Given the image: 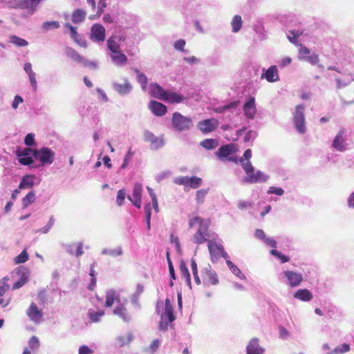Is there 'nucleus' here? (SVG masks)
Wrapping results in <instances>:
<instances>
[{"instance_id":"b1692460","label":"nucleus","mask_w":354,"mask_h":354,"mask_svg":"<svg viewBox=\"0 0 354 354\" xmlns=\"http://www.w3.org/2000/svg\"><path fill=\"white\" fill-rule=\"evenodd\" d=\"M294 297L302 301H310L313 299V294L308 289H299L295 292Z\"/></svg>"},{"instance_id":"dca6fc26","label":"nucleus","mask_w":354,"mask_h":354,"mask_svg":"<svg viewBox=\"0 0 354 354\" xmlns=\"http://www.w3.org/2000/svg\"><path fill=\"white\" fill-rule=\"evenodd\" d=\"M148 107L156 116H162L167 111V108L165 104L156 100H151Z\"/></svg>"},{"instance_id":"c9c22d12","label":"nucleus","mask_w":354,"mask_h":354,"mask_svg":"<svg viewBox=\"0 0 354 354\" xmlns=\"http://www.w3.org/2000/svg\"><path fill=\"white\" fill-rule=\"evenodd\" d=\"M289 33L290 35H287L288 40L292 44H297V38L303 34V30L301 29H293V30H289Z\"/></svg>"},{"instance_id":"f03ea898","label":"nucleus","mask_w":354,"mask_h":354,"mask_svg":"<svg viewBox=\"0 0 354 354\" xmlns=\"http://www.w3.org/2000/svg\"><path fill=\"white\" fill-rule=\"evenodd\" d=\"M4 6L9 8L28 9L32 15L41 0H1Z\"/></svg>"},{"instance_id":"bb28decb","label":"nucleus","mask_w":354,"mask_h":354,"mask_svg":"<svg viewBox=\"0 0 354 354\" xmlns=\"http://www.w3.org/2000/svg\"><path fill=\"white\" fill-rule=\"evenodd\" d=\"M163 100L170 103H180L185 100L183 95H179L175 92L167 91V94Z\"/></svg>"},{"instance_id":"f257e3e1","label":"nucleus","mask_w":354,"mask_h":354,"mask_svg":"<svg viewBox=\"0 0 354 354\" xmlns=\"http://www.w3.org/2000/svg\"><path fill=\"white\" fill-rule=\"evenodd\" d=\"M241 165L245 172L242 181L245 183L255 184L266 183L269 179V176L260 170H254V167L250 161L244 162L242 159L240 160Z\"/></svg>"},{"instance_id":"cd10ccee","label":"nucleus","mask_w":354,"mask_h":354,"mask_svg":"<svg viewBox=\"0 0 354 354\" xmlns=\"http://www.w3.org/2000/svg\"><path fill=\"white\" fill-rule=\"evenodd\" d=\"M86 12L82 9H76L72 13V21L75 24L82 23L86 18Z\"/></svg>"},{"instance_id":"aec40b11","label":"nucleus","mask_w":354,"mask_h":354,"mask_svg":"<svg viewBox=\"0 0 354 354\" xmlns=\"http://www.w3.org/2000/svg\"><path fill=\"white\" fill-rule=\"evenodd\" d=\"M161 319H166L169 322H173L176 319L174 315V308L171 304L170 299L168 298L165 299V310L161 315Z\"/></svg>"},{"instance_id":"5fc2aeb1","label":"nucleus","mask_w":354,"mask_h":354,"mask_svg":"<svg viewBox=\"0 0 354 354\" xmlns=\"http://www.w3.org/2000/svg\"><path fill=\"white\" fill-rule=\"evenodd\" d=\"M350 351V345L346 343L337 346L333 349V353L335 354H342Z\"/></svg>"},{"instance_id":"4be33fe9","label":"nucleus","mask_w":354,"mask_h":354,"mask_svg":"<svg viewBox=\"0 0 354 354\" xmlns=\"http://www.w3.org/2000/svg\"><path fill=\"white\" fill-rule=\"evenodd\" d=\"M118 306L113 310V314L118 315L124 322H129L131 316L129 315L127 308L120 301H118Z\"/></svg>"},{"instance_id":"6e6d98bb","label":"nucleus","mask_w":354,"mask_h":354,"mask_svg":"<svg viewBox=\"0 0 354 354\" xmlns=\"http://www.w3.org/2000/svg\"><path fill=\"white\" fill-rule=\"evenodd\" d=\"M137 81L141 84L142 90L145 91L148 82L147 77L144 73H138Z\"/></svg>"},{"instance_id":"58836bf2","label":"nucleus","mask_w":354,"mask_h":354,"mask_svg":"<svg viewBox=\"0 0 354 354\" xmlns=\"http://www.w3.org/2000/svg\"><path fill=\"white\" fill-rule=\"evenodd\" d=\"M201 145L205 149L211 150L215 149L218 145L216 140L213 138L205 139L201 142Z\"/></svg>"},{"instance_id":"a211bd4d","label":"nucleus","mask_w":354,"mask_h":354,"mask_svg":"<svg viewBox=\"0 0 354 354\" xmlns=\"http://www.w3.org/2000/svg\"><path fill=\"white\" fill-rule=\"evenodd\" d=\"M26 313L30 319L35 323H39L43 315L42 312L38 309L34 302L31 303Z\"/></svg>"},{"instance_id":"0eeeda50","label":"nucleus","mask_w":354,"mask_h":354,"mask_svg":"<svg viewBox=\"0 0 354 354\" xmlns=\"http://www.w3.org/2000/svg\"><path fill=\"white\" fill-rule=\"evenodd\" d=\"M35 149L28 147L17 152L19 162L22 165L30 166L35 159Z\"/></svg>"},{"instance_id":"c756f323","label":"nucleus","mask_w":354,"mask_h":354,"mask_svg":"<svg viewBox=\"0 0 354 354\" xmlns=\"http://www.w3.org/2000/svg\"><path fill=\"white\" fill-rule=\"evenodd\" d=\"M65 54L67 57L72 59L73 61L80 63L82 60V56H81L75 49L71 47L67 46L64 48Z\"/></svg>"},{"instance_id":"4d7b16f0","label":"nucleus","mask_w":354,"mask_h":354,"mask_svg":"<svg viewBox=\"0 0 354 354\" xmlns=\"http://www.w3.org/2000/svg\"><path fill=\"white\" fill-rule=\"evenodd\" d=\"M28 260V254L26 250H24L16 258V263H23Z\"/></svg>"},{"instance_id":"6e6552de","label":"nucleus","mask_w":354,"mask_h":354,"mask_svg":"<svg viewBox=\"0 0 354 354\" xmlns=\"http://www.w3.org/2000/svg\"><path fill=\"white\" fill-rule=\"evenodd\" d=\"M144 140L150 142V149L157 150L165 145L162 138L156 137L152 132L149 130L144 131Z\"/></svg>"},{"instance_id":"3c124183","label":"nucleus","mask_w":354,"mask_h":354,"mask_svg":"<svg viewBox=\"0 0 354 354\" xmlns=\"http://www.w3.org/2000/svg\"><path fill=\"white\" fill-rule=\"evenodd\" d=\"M80 63L82 64L83 66L86 68H89L91 69L95 70L98 68L97 62L87 60L84 57H82V60H81Z\"/></svg>"},{"instance_id":"f3484780","label":"nucleus","mask_w":354,"mask_h":354,"mask_svg":"<svg viewBox=\"0 0 354 354\" xmlns=\"http://www.w3.org/2000/svg\"><path fill=\"white\" fill-rule=\"evenodd\" d=\"M203 281L205 283L207 281L212 285H217L219 282L216 272L213 270L209 265L203 270Z\"/></svg>"},{"instance_id":"774afa93","label":"nucleus","mask_w":354,"mask_h":354,"mask_svg":"<svg viewBox=\"0 0 354 354\" xmlns=\"http://www.w3.org/2000/svg\"><path fill=\"white\" fill-rule=\"evenodd\" d=\"M268 194L282 196L284 194V190L281 187H270L268 191Z\"/></svg>"},{"instance_id":"4c0bfd02","label":"nucleus","mask_w":354,"mask_h":354,"mask_svg":"<svg viewBox=\"0 0 354 354\" xmlns=\"http://www.w3.org/2000/svg\"><path fill=\"white\" fill-rule=\"evenodd\" d=\"M9 41L18 47H24L28 45V42L16 35H11L9 37Z\"/></svg>"},{"instance_id":"79ce46f5","label":"nucleus","mask_w":354,"mask_h":354,"mask_svg":"<svg viewBox=\"0 0 354 354\" xmlns=\"http://www.w3.org/2000/svg\"><path fill=\"white\" fill-rule=\"evenodd\" d=\"M104 315V312L103 310H89L88 313V315L91 320L93 322H97L100 321V318Z\"/></svg>"},{"instance_id":"e433bc0d","label":"nucleus","mask_w":354,"mask_h":354,"mask_svg":"<svg viewBox=\"0 0 354 354\" xmlns=\"http://www.w3.org/2000/svg\"><path fill=\"white\" fill-rule=\"evenodd\" d=\"M36 199L35 194L33 191L28 192L25 197L22 198L21 203L23 208L27 207L29 205L34 203Z\"/></svg>"},{"instance_id":"09e8293b","label":"nucleus","mask_w":354,"mask_h":354,"mask_svg":"<svg viewBox=\"0 0 354 354\" xmlns=\"http://www.w3.org/2000/svg\"><path fill=\"white\" fill-rule=\"evenodd\" d=\"M207 234H202V233H196L194 235V237H193V241L195 243H198V244H202L205 242H207L209 241V240H207L206 239V236Z\"/></svg>"},{"instance_id":"4468645a","label":"nucleus","mask_w":354,"mask_h":354,"mask_svg":"<svg viewBox=\"0 0 354 354\" xmlns=\"http://www.w3.org/2000/svg\"><path fill=\"white\" fill-rule=\"evenodd\" d=\"M142 187L140 184L136 183L133 189L132 196H128V199L132 202L133 205L137 208L141 207Z\"/></svg>"},{"instance_id":"338daca9","label":"nucleus","mask_w":354,"mask_h":354,"mask_svg":"<svg viewBox=\"0 0 354 354\" xmlns=\"http://www.w3.org/2000/svg\"><path fill=\"white\" fill-rule=\"evenodd\" d=\"M257 136V131H253V130H250L249 131H248L246 133V134L244 137V141L246 142H250V141L254 140Z\"/></svg>"},{"instance_id":"7c9ffc66","label":"nucleus","mask_w":354,"mask_h":354,"mask_svg":"<svg viewBox=\"0 0 354 354\" xmlns=\"http://www.w3.org/2000/svg\"><path fill=\"white\" fill-rule=\"evenodd\" d=\"M107 47L110 51L114 54H117L120 51V44L117 41V37H111L107 40Z\"/></svg>"},{"instance_id":"13d9d810","label":"nucleus","mask_w":354,"mask_h":354,"mask_svg":"<svg viewBox=\"0 0 354 354\" xmlns=\"http://www.w3.org/2000/svg\"><path fill=\"white\" fill-rule=\"evenodd\" d=\"M253 206H254V202H252V201H245L243 200H240L238 201V203H237V207L240 209L251 208Z\"/></svg>"},{"instance_id":"473e14b6","label":"nucleus","mask_w":354,"mask_h":354,"mask_svg":"<svg viewBox=\"0 0 354 354\" xmlns=\"http://www.w3.org/2000/svg\"><path fill=\"white\" fill-rule=\"evenodd\" d=\"M133 338L132 333H129L127 337L124 336H118L115 339V344L118 347H122L125 344H129Z\"/></svg>"},{"instance_id":"20e7f679","label":"nucleus","mask_w":354,"mask_h":354,"mask_svg":"<svg viewBox=\"0 0 354 354\" xmlns=\"http://www.w3.org/2000/svg\"><path fill=\"white\" fill-rule=\"evenodd\" d=\"M304 110V106L303 104H299L296 106L292 113L294 127L300 134H304L306 131Z\"/></svg>"},{"instance_id":"423d86ee","label":"nucleus","mask_w":354,"mask_h":354,"mask_svg":"<svg viewBox=\"0 0 354 354\" xmlns=\"http://www.w3.org/2000/svg\"><path fill=\"white\" fill-rule=\"evenodd\" d=\"M281 274L286 279L284 283L292 288L300 286L304 281V277L301 273L296 272L292 270H284Z\"/></svg>"},{"instance_id":"864d4df0","label":"nucleus","mask_w":354,"mask_h":354,"mask_svg":"<svg viewBox=\"0 0 354 354\" xmlns=\"http://www.w3.org/2000/svg\"><path fill=\"white\" fill-rule=\"evenodd\" d=\"M24 144L30 148V147L35 146V134L32 133H28L25 137Z\"/></svg>"},{"instance_id":"de8ad7c7","label":"nucleus","mask_w":354,"mask_h":354,"mask_svg":"<svg viewBox=\"0 0 354 354\" xmlns=\"http://www.w3.org/2000/svg\"><path fill=\"white\" fill-rule=\"evenodd\" d=\"M160 345V340L158 339H156L151 342L149 348L145 349V352L150 353V354H153L158 350Z\"/></svg>"},{"instance_id":"680f3d73","label":"nucleus","mask_w":354,"mask_h":354,"mask_svg":"<svg viewBox=\"0 0 354 354\" xmlns=\"http://www.w3.org/2000/svg\"><path fill=\"white\" fill-rule=\"evenodd\" d=\"M54 223H55V220H54L53 216H52L49 218L48 223L44 227L41 228L39 230V232H41L44 234H47L49 232V230L51 229L53 225H54Z\"/></svg>"},{"instance_id":"8fccbe9b","label":"nucleus","mask_w":354,"mask_h":354,"mask_svg":"<svg viewBox=\"0 0 354 354\" xmlns=\"http://www.w3.org/2000/svg\"><path fill=\"white\" fill-rule=\"evenodd\" d=\"M270 254L280 259L281 263H286L290 261V258L288 256L283 254L281 252H279L277 250H271Z\"/></svg>"},{"instance_id":"1a4fd4ad","label":"nucleus","mask_w":354,"mask_h":354,"mask_svg":"<svg viewBox=\"0 0 354 354\" xmlns=\"http://www.w3.org/2000/svg\"><path fill=\"white\" fill-rule=\"evenodd\" d=\"M111 85L113 89L121 96L129 95L133 89L131 84L127 78L124 79V83L122 84H120L117 82H113Z\"/></svg>"},{"instance_id":"a878e982","label":"nucleus","mask_w":354,"mask_h":354,"mask_svg":"<svg viewBox=\"0 0 354 354\" xmlns=\"http://www.w3.org/2000/svg\"><path fill=\"white\" fill-rule=\"evenodd\" d=\"M233 153L232 145H222L215 153L216 156L220 158H225Z\"/></svg>"},{"instance_id":"7ed1b4c3","label":"nucleus","mask_w":354,"mask_h":354,"mask_svg":"<svg viewBox=\"0 0 354 354\" xmlns=\"http://www.w3.org/2000/svg\"><path fill=\"white\" fill-rule=\"evenodd\" d=\"M171 122L173 128L178 132L187 131L193 126L192 119L183 115L179 112L173 113Z\"/></svg>"},{"instance_id":"2f4dec72","label":"nucleus","mask_w":354,"mask_h":354,"mask_svg":"<svg viewBox=\"0 0 354 354\" xmlns=\"http://www.w3.org/2000/svg\"><path fill=\"white\" fill-rule=\"evenodd\" d=\"M335 80L337 83V88H342L344 87H346V86L349 85L354 79L351 75H348L347 77H345L344 79H341L338 77L335 76Z\"/></svg>"},{"instance_id":"bf43d9fd","label":"nucleus","mask_w":354,"mask_h":354,"mask_svg":"<svg viewBox=\"0 0 354 354\" xmlns=\"http://www.w3.org/2000/svg\"><path fill=\"white\" fill-rule=\"evenodd\" d=\"M126 193L124 189H120L118 192L117 197H116V203L118 206H122L124 203V201L125 199Z\"/></svg>"},{"instance_id":"49530a36","label":"nucleus","mask_w":354,"mask_h":354,"mask_svg":"<svg viewBox=\"0 0 354 354\" xmlns=\"http://www.w3.org/2000/svg\"><path fill=\"white\" fill-rule=\"evenodd\" d=\"M207 247L210 254L211 261L213 263H216L219 259V257L216 253H214V243H213L212 241H209Z\"/></svg>"},{"instance_id":"603ef678","label":"nucleus","mask_w":354,"mask_h":354,"mask_svg":"<svg viewBox=\"0 0 354 354\" xmlns=\"http://www.w3.org/2000/svg\"><path fill=\"white\" fill-rule=\"evenodd\" d=\"M64 27L70 30V35L71 37L74 40L76 39V38L80 37V34L77 32V28L75 26H73L69 23H66L64 24Z\"/></svg>"},{"instance_id":"72a5a7b5","label":"nucleus","mask_w":354,"mask_h":354,"mask_svg":"<svg viewBox=\"0 0 354 354\" xmlns=\"http://www.w3.org/2000/svg\"><path fill=\"white\" fill-rule=\"evenodd\" d=\"M243 25V21L240 15H235L231 21L232 30L233 32H238Z\"/></svg>"},{"instance_id":"9b49d317","label":"nucleus","mask_w":354,"mask_h":354,"mask_svg":"<svg viewBox=\"0 0 354 354\" xmlns=\"http://www.w3.org/2000/svg\"><path fill=\"white\" fill-rule=\"evenodd\" d=\"M218 126V122L217 120L206 119L198 122V127L203 133H207L214 131Z\"/></svg>"},{"instance_id":"6ab92c4d","label":"nucleus","mask_w":354,"mask_h":354,"mask_svg":"<svg viewBox=\"0 0 354 354\" xmlns=\"http://www.w3.org/2000/svg\"><path fill=\"white\" fill-rule=\"evenodd\" d=\"M150 87V95L155 98L163 100L167 91L157 83H151Z\"/></svg>"},{"instance_id":"f704fd0d","label":"nucleus","mask_w":354,"mask_h":354,"mask_svg":"<svg viewBox=\"0 0 354 354\" xmlns=\"http://www.w3.org/2000/svg\"><path fill=\"white\" fill-rule=\"evenodd\" d=\"M96 266V263L93 262L90 266V272L89 275L91 277V283L88 286V289L90 290H93L96 286V272L95 271V267Z\"/></svg>"},{"instance_id":"393cba45","label":"nucleus","mask_w":354,"mask_h":354,"mask_svg":"<svg viewBox=\"0 0 354 354\" xmlns=\"http://www.w3.org/2000/svg\"><path fill=\"white\" fill-rule=\"evenodd\" d=\"M35 175H26L24 176L20 181L19 189H29L34 186Z\"/></svg>"},{"instance_id":"a18cd8bd","label":"nucleus","mask_w":354,"mask_h":354,"mask_svg":"<svg viewBox=\"0 0 354 354\" xmlns=\"http://www.w3.org/2000/svg\"><path fill=\"white\" fill-rule=\"evenodd\" d=\"M115 300H116L115 291L113 289L108 290L106 295L105 306L106 307H111Z\"/></svg>"},{"instance_id":"ddd939ff","label":"nucleus","mask_w":354,"mask_h":354,"mask_svg":"<svg viewBox=\"0 0 354 354\" xmlns=\"http://www.w3.org/2000/svg\"><path fill=\"white\" fill-rule=\"evenodd\" d=\"M91 39L94 41H103L105 39V28L100 24H95L91 29Z\"/></svg>"},{"instance_id":"37998d69","label":"nucleus","mask_w":354,"mask_h":354,"mask_svg":"<svg viewBox=\"0 0 354 354\" xmlns=\"http://www.w3.org/2000/svg\"><path fill=\"white\" fill-rule=\"evenodd\" d=\"M209 188L201 189L196 193V201L198 205H201L204 203V199L209 192Z\"/></svg>"},{"instance_id":"e2e57ef3","label":"nucleus","mask_w":354,"mask_h":354,"mask_svg":"<svg viewBox=\"0 0 354 354\" xmlns=\"http://www.w3.org/2000/svg\"><path fill=\"white\" fill-rule=\"evenodd\" d=\"M133 155V152L131 151V149H129V151H127V154L124 156L123 163L121 165V169H125L127 167L129 162L131 159Z\"/></svg>"},{"instance_id":"39448f33","label":"nucleus","mask_w":354,"mask_h":354,"mask_svg":"<svg viewBox=\"0 0 354 354\" xmlns=\"http://www.w3.org/2000/svg\"><path fill=\"white\" fill-rule=\"evenodd\" d=\"M35 159L40 162V166L51 165L55 160V153L48 147L35 149Z\"/></svg>"},{"instance_id":"5701e85b","label":"nucleus","mask_w":354,"mask_h":354,"mask_svg":"<svg viewBox=\"0 0 354 354\" xmlns=\"http://www.w3.org/2000/svg\"><path fill=\"white\" fill-rule=\"evenodd\" d=\"M26 270L25 268L23 270L19 269L17 271V274L20 276L19 279L15 282L12 286V289L16 290L21 287H22L25 283H27L28 280V275L26 272H24Z\"/></svg>"},{"instance_id":"69168bd1","label":"nucleus","mask_w":354,"mask_h":354,"mask_svg":"<svg viewBox=\"0 0 354 354\" xmlns=\"http://www.w3.org/2000/svg\"><path fill=\"white\" fill-rule=\"evenodd\" d=\"M28 346L32 350L37 349L39 346L38 338L35 336H32L28 342Z\"/></svg>"},{"instance_id":"2eb2a0df","label":"nucleus","mask_w":354,"mask_h":354,"mask_svg":"<svg viewBox=\"0 0 354 354\" xmlns=\"http://www.w3.org/2000/svg\"><path fill=\"white\" fill-rule=\"evenodd\" d=\"M261 77L265 78L269 82H275L279 80L278 70L276 66H270L267 70H263Z\"/></svg>"},{"instance_id":"a19ab883","label":"nucleus","mask_w":354,"mask_h":354,"mask_svg":"<svg viewBox=\"0 0 354 354\" xmlns=\"http://www.w3.org/2000/svg\"><path fill=\"white\" fill-rule=\"evenodd\" d=\"M123 253V251H122V249L121 247H118L115 249H107V248H104L102 250V254H109L111 257H118V256H121Z\"/></svg>"},{"instance_id":"ea45409f","label":"nucleus","mask_w":354,"mask_h":354,"mask_svg":"<svg viewBox=\"0 0 354 354\" xmlns=\"http://www.w3.org/2000/svg\"><path fill=\"white\" fill-rule=\"evenodd\" d=\"M42 29L47 32L50 30H55L60 27L59 22L57 21H48L42 24Z\"/></svg>"},{"instance_id":"f8f14e48","label":"nucleus","mask_w":354,"mask_h":354,"mask_svg":"<svg viewBox=\"0 0 354 354\" xmlns=\"http://www.w3.org/2000/svg\"><path fill=\"white\" fill-rule=\"evenodd\" d=\"M243 110L247 118L252 120L257 113V108L255 105V99L254 97L250 96L244 103Z\"/></svg>"},{"instance_id":"412c9836","label":"nucleus","mask_w":354,"mask_h":354,"mask_svg":"<svg viewBox=\"0 0 354 354\" xmlns=\"http://www.w3.org/2000/svg\"><path fill=\"white\" fill-rule=\"evenodd\" d=\"M247 354H262L264 349L259 344V339L253 338L247 346Z\"/></svg>"},{"instance_id":"9d476101","label":"nucleus","mask_w":354,"mask_h":354,"mask_svg":"<svg viewBox=\"0 0 354 354\" xmlns=\"http://www.w3.org/2000/svg\"><path fill=\"white\" fill-rule=\"evenodd\" d=\"M332 147L341 152L346 150L345 131L344 129H341L334 138Z\"/></svg>"},{"instance_id":"0e129e2a","label":"nucleus","mask_w":354,"mask_h":354,"mask_svg":"<svg viewBox=\"0 0 354 354\" xmlns=\"http://www.w3.org/2000/svg\"><path fill=\"white\" fill-rule=\"evenodd\" d=\"M174 182L180 185L188 186V176H179L174 179Z\"/></svg>"},{"instance_id":"c85d7f7f","label":"nucleus","mask_w":354,"mask_h":354,"mask_svg":"<svg viewBox=\"0 0 354 354\" xmlns=\"http://www.w3.org/2000/svg\"><path fill=\"white\" fill-rule=\"evenodd\" d=\"M111 58L116 66H124L127 62V57L121 51L118 52L117 54L113 53L111 55Z\"/></svg>"},{"instance_id":"052dcab7","label":"nucleus","mask_w":354,"mask_h":354,"mask_svg":"<svg viewBox=\"0 0 354 354\" xmlns=\"http://www.w3.org/2000/svg\"><path fill=\"white\" fill-rule=\"evenodd\" d=\"M179 269H180L182 276L184 277L185 278L190 276L189 270L186 266V263H185V261L183 260H181V261L180 263Z\"/></svg>"},{"instance_id":"c03bdc74","label":"nucleus","mask_w":354,"mask_h":354,"mask_svg":"<svg viewBox=\"0 0 354 354\" xmlns=\"http://www.w3.org/2000/svg\"><path fill=\"white\" fill-rule=\"evenodd\" d=\"M202 184V179L197 176H188V186L192 189H197Z\"/></svg>"}]
</instances>
